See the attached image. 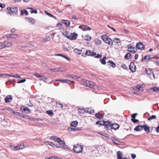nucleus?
Returning <instances> with one entry per match:
<instances>
[{
  "label": "nucleus",
  "instance_id": "obj_1",
  "mask_svg": "<svg viewBox=\"0 0 159 159\" xmlns=\"http://www.w3.org/2000/svg\"><path fill=\"white\" fill-rule=\"evenodd\" d=\"M84 85L87 87H88L90 88L96 89H98V87L94 82H90L87 80H84Z\"/></svg>",
  "mask_w": 159,
  "mask_h": 159
},
{
  "label": "nucleus",
  "instance_id": "obj_2",
  "mask_svg": "<svg viewBox=\"0 0 159 159\" xmlns=\"http://www.w3.org/2000/svg\"><path fill=\"white\" fill-rule=\"evenodd\" d=\"M102 39L106 43L109 45L112 44L113 42L111 39L110 38H108L107 36L106 35H102L101 37Z\"/></svg>",
  "mask_w": 159,
  "mask_h": 159
},
{
  "label": "nucleus",
  "instance_id": "obj_3",
  "mask_svg": "<svg viewBox=\"0 0 159 159\" xmlns=\"http://www.w3.org/2000/svg\"><path fill=\"white\" fill-rule=\"evenodd\" d=\"M83 150V147L82 145L77 144L74 146L73 150L74 152L78 153L81 152Z\"/></svg>",
  "mask_w": 159,
  "mask_h": 159
},
{
  "label": "nucleus",
  "instance_id": "obj_4",
  "mask_svg": "<svg viewBox=\"0 0 159 159\" xmlns=\"http://www.w3.org/2000/svg\"><path fill=\"white\" fill-rule=\"evenodd\" d=\"M145 72L148 75L149 77L152 79V76L153 78H155V75L153 72L149 69H146L145 70Z\"/></svg>",
  "mask_w": 159,
  "mask_h": 159
},
{
  "label": "nucleus",
  "instance_id": "obj_5",
  "mask_svg": "<svg viewBox=\"0 0 159 159\" xmlns=\"http://www.w3.org/2000/svg\"><path fill=\"white\" fill-rule=\"evenodd\" d=\"M128 51L130 52L135 53L136 52L137 49L135 48L132 47L131 45H129L127 46Z\"/></svg>",
  "mask_w": 159,
  "mask_h": 159
},
{
  "label": "nucleus",
  "instance_id": "obj_6",
  "mask_svg": "<svg viewBox=\"0 0 159 159\" xmlns=\"http://www.w3.org/2000/svg\"><path fill=\"white\" fill-rule=\"evenodd\" d=\"M136 48L140 50H143L144 48V46L141 42L138 43L136 45Z\"/></svg>",
  "mask_w": 159,
  "mask_h": 159
},
{
  "label": "nucleus",
  "instance_id": "obj_7",
  "mask_svg": "<svg viewBox=\"0 0 159 159\" xmlns=\"http://www.w3.org/2000/svg\"><path fill=\"white\" fill-rule=\"evenodd\" d=\"M78 34L75 33H71L69 35V39L71 40H75L77 38Z\"/></svg>",
  "mask_w": 159,
  "mask_h": 159
},
{
  "label": "nucleus",
  "instance_id": "obj_8",
  "mask_svg": "<svg viewBox=\"0 0 159 159\" xmlns=\"http://www.w3.org/2000/svg\"><path fill=\"white\" fill-rule=\"evenodd\" d=\"M79 28L84 31H86L87 30H91V28L90 27L87 25H84L80 26Z\"/></svg>",
  "mask_w": 159,
  "mask_h": 159
},
{
  "label": "nucleus",
  "instance_id": "obj_9",
  "mask_svg": "<svg viewBox=\"0 0 159 159\" xmlns=\"http://www.w3.org/2000/svg\"><path fill=\"white\" fill-rule=\"evenodd\" d=\"M129 69L132 72H134L136 70V67L134 63L131 62L129 66Z\"/></svg>",
  "mask_w": 159,
  "mask_h": 159
},
{
  "label": "nucleus",
  "instance_id": "obj_10",
  "mask_svg": "<svg viewBox=\"0 0 159 159\" xmlns=\"http://www.w3.org/2000/svg\"><path fill=\"white\" fill-rule=\"evenodd\" d=\"M85 56H94L96 55V53L94 52L91 51L90 50L87 51L85 54Z\"/></svg>",
  "mask_w": 159,
  "mask_h": 159
},
{
  "label": "nucleus",
  "instance_id": "obj_11",
  "mask_svg": "<svg viewBox=\"0 0 159 159\" xmlns=\"http://www.w3.org/2000/svg\"><path fill=\"white\" fill-rule=\"evenodd\" d=\"M25 19L26 20V21H28L30 23H31L32 24H34L35 23V20L33 18L26 17L25 18Z\"/></svg>",
  "mask_w": 159,
  "mask_h": 159
},
{
  "label": "nucleus",
  "instance_id": "obj_12",
  "mask_svg": "<svg viewBox=\"0 0 159 159\" xmlns=\"http://www.w3.org/2000/svg\"><path fill=\"white\" fill-rule=\"evenodd\" d=\"M49 70L52 72H63V71L60 68H57L53 69L49 68Z\"/></svg>",
  "mask_w": 159,
  "mask_h": 159
},
{
  "label": "nucleus",
  "instance_id": "obj_13",
  "mask_svg": "<svg viewBox=\"0 0 159 159\" xmlns=\"http://www.w3.org/2000/svg\"><path fill=\"white\" fill-rule=\"evenodd\" d=\"M51 147L54 148H65V146H58L57 144L53 143L52 142H51Z\"/></svg>",
  "mask_w": 159,
  "mask_h": 159
},
{
  "label": "nucleus",
  "instance_id": "obj_14",
  "mask_svg": "<svg viewBox=\"0 0 159 159\" xmlns=\"http://www.w3.org/2000/svg\"><path fill=\"white\" fill-rule=\"evenodd\" d=\"M12 99V97L11 95H7L5 98V101L6 103L11 102Z\"/></svg>",
  "mask_w": 159,
  "mask_h": 159
},
{
  "label": "nucleus",
  "instance_id": "obj_15",
  "mask_svg": "<svg viewBox=\"0 0 159 159\" xmlns=\"http://www.w3.org/2000/svg\"><path fill=\"white\" fill-rule=\"evenodd\" d=\"M111 129L116 130L119 128L120 125L117 124L113 123L111 125Z\"/></svg>",
  "mask_w": 159,
  "mask_h": 159
},
{
  "label": "nucleus",
  "instance_id": "obj_16",
  "mask_svg": "<svg viewBox=\"0 0 159 159\" xmlns=\"http://www.w3.org/2000/svg\"><path fill=\"white\" fill-rule=\"evenodd\" d=\"M4 44V47L5 48H9L12 46L13 43L10 42H3Z\"/></svg>",
  "mask_w": 159,
  "mask_h": 159
},
{
  "label": "nucleus",
  "instance_id": "obj_17",
  "mask_svg": "<svg viewBox=\"0 0 159 159\" xmlns=\"http://www.w3.org/2000/svg\"><path fill=\"white\" fill-rule=\"evenodd\" d=\"M152 58V57L150 55H147L144 57L142 59V61L144 62L146 60L148 61L149 60L151 59Z\"/></svg>",
  "mask_w": 159,
  "mask_h": 159
},
{
  "label": "nucleus",
  "instance_id": "obj_18",
  "mask_svg": "<svg viewBox=\"0 0 159 159\" xmlns=\"http://www.w3.org/2000/svg\"><path fill=\"white\" fill-rule=\"evenodd\" d=\"M143 125H139L137 126L134 129V130L136 131H141L143 129Z\"/></svg>",
  "mask_w": 159,
  "mask_h": 159
},
{
  "label": "nucleus",
  "instance_id": "obj_19",
  "mask_svg": "<svg viewBox=\"0 0 159 159\" xmlns=\"http://www.w3.org/2000/svg\"><path fill=\"white\" fill-rule=\"evenodd\" d=\"M55 55L56 56H61L63 57H64V58L66 59L68 61H70V58L68 57H67L66 56L64 55L61 54H55Z\"/></svg>",
  "mask_w": 159,
  "mask_h": 159
},
{
  "label": "nucleus",
  "instance_id": "obj_20",
  "mask_svg": "<svg viewBox=\"0 0 159 159\" xmlns=\"http://www.w3.org/2000/svg\"><path fill=\"white\" fill-rule=\"evenodd\" d=\"M57 142L60 144V146H65V148H67V146L65 145V143L64 141L61 140L60 138H59V140Z\"/></svg>",
  "mask_w": 159,
  "mask_h": 159
},
{
  "label": "nucleus",
  "instance_id": "obj_21",
  "mask_svg": "<svg viewBox=\"0 0 159 159\" xmlns=\"http://www.w3.org/2000/svg\"><path fill=\"white\" fill-rule=\"evenodd\" d=\"M143 128L144 129V130L147 132L148 133L150 132V128L147 125H143Z\"/></svg>",
  "mask_w": 159,
  "mask_h": 159
},
{
  "label": "nucleus",
  "instance_id": "obj_22",
  "mask_svg": "<svg viewBox=\"0 0 159 159\" xmlns=\"http://www.w3.org/2000/svg\"><path fill=\"white\" fill-rule=\"evenodd\" d=\"M108 66H111L112 67L114 68L116 67V64L115 63L111 61H109L107 63Z\"/></svg>",
  "mask_w": 159,
  "mask_h": 159
},
{
  "label": "nucleus",
  "instance_id": "obj_23",
  "mask_svg": "<svg viewBox=\"0 0 159 159\" xmlns=\"http://www.w3.org/2000/svg\"><path fill=\"white\" fill-rule=\"evenodd\" d=\"M117 159H121L122 157V152L120 151L117 152Z\"/></svg>",
  "mask_w": 159,
  "mask_h": 159
},
{
  "label": "nucleus",
  "instance_id": "obj_24",
  "mask_svg": "<svg viewBox=\"0 0 159 159\" xmlns=\"http://www.w3.org/2000/svg\"><path fill=\"white\" fill-rule=\"evenodd\" d=\"M61 22L62 23L65 24L67 27H69L70 26V22L68 21L63 20H61Z\"/></svg>",
  "mask_w": 159,
  "mask_h": 159
},
{
  "label": "nucleus",
  "instance_id": "obj_25",
  "mask_svg": "<svg viewBox=\"0 0 159 159\" xmlns=\"http://www.w3.org/2000/svg\"><path fill=\"white\" fill-rule=\"evenodd\" d=\"M61 82L63 83H69L70 84L71 83H74L73 81H71L69 80L63 79H61Z\"/></svg>",
  "mask_w": 159,
  "mask_h": 159
},
{
  "label": "nucleus",
  "instance_id": "obj_26",
  "mask_svg": "<svg viewBox=\"0 0 159 159\" xmlns=\"http://www.w3.org/2000/svg\"><path fill=\"white\" fill-rule=\"evenodd\" d=\"M25 148V145H20L16 146L15 150H18L20 149H23Z\"/></svg>",
  "mask_w": 159,
  "mask_h": 159
},
{
  "label": "nucleus",
  "instance_id": "obj_27",
  "mask_svg": "<svg viewBox=\"0 0 159 159\" xmlns=\"http://www.w3.org/2000/svg\"><path fill=\"white\" fill-rule=\"evenodd\" d=\"M95 116L98 119H101L103 117V115L100 113L96 114Z\"/></svg>",
  "mask_w": 159,
  "mask_h": 159
},
{
  "label": "nucleus",
  "instance_id": "obj_28",
  "mask_svg": "<svg viewBox=\"0 0 159 159\" xmlns=\"http://www.w3.org/2000/svg\"><path fill=\"white\" fill-rule=\"evenodd\" d=\"M134 90H136L137 91H142L143 90V88L140 85H138L137 87L134 88Z\"/></svg>",
  "mask_w": 159,
  "mask_h": 159
},
{
  "label": "nucleus",
  "instance_id": "obj_29",
  "mask_svg": "<svg viewBox=\"0 0 159 159\" xmlns=\"http://www.w3.org/2000/svg\"><path fill=\"white\" fill-rule=\"evenodd\" d=\"M83 38L85 40L88 41H90L91 39V37L88 35L83 37Z\"/></svg>",
  "mask_w": 159,
  "mask_h": 159
},
{
  "label": "nucleus",
  "instance_id": "obj_30",
  "mask_svg": "<svg viewBox=\"0 0 159 159\" xmlns=\"http://www.w3.org/2000/svg\"><path fill=\"white\" fill-rule=\"evenodd\" d=\"M74 51L75 53L78 54H80L82 52V50L77 48H75L74 49Z\"/></svg>",
  "mask_w": 159,
  "mask_h": 159
},
{
  "label": "nucleus",
  "instance_id": "obj_31",
  "mask_svg": "<svg viewBox=\"0 0 159 159\" xmlns=\"http://www.w3.org/2000/svg\"><path fill=\"white\" fill-rule=\"evenodd\" d=\"M78 125V122L75 121L72 122L70 124V126L73 127H76Z\"/></svg>",
  "mask_w": 159,
  "mask_h": 159
},
{
  "label": "nucleus",
  "instance_id": "obj_32",
  "mask_svg": "<svg viewBox=\"0 0 159 159\" xmlns=\"http://www.w3.org/2000/svg\"><path fill=\"white\" fill-rule=\"evenodd\" d=\"M59 138H58L55 136H53L50 137V139L52 140H54L57 142L59 140Z\"/></svg>",
  "mask_w": 159,
  "mask_h": 159
},
{
  "label": "nucleus",
  "instance_id": "obj_33",
  "mask_svg": "<svg viewBox=\"0 0 159 159\" xmlns=\"http://www.w3.org/2000/svg\"><path fill=\"white\" fill-rule=\"evenodd\" d=\"M24 14H25L26 15H27L28 14V12L25 10L23 9L21 11V15H23Z\"/></svg>",
  "mask_w": 159,
  "mask_h": 159
},
{
  "label": "nucleus",
  "instance_id": "obj_34",
  "mask_svg": "<svg viewBox=\"0 0 159 159\" xmlns=\"http://www.w3.org/2000/svg\"><path fill=\"white\" fill-rule=\"evenodd\" d=\"M107 59V57H103V59H102L101 60H100V61L101 63L103 65H105L106 64V62L105 61V60Z\"/></svg>",
  "mask_w": 159,
  "mask_h": 159
},
{
  "label": "nucleus",
  "instance_id": "obj_35",
  "mask_svg": "<svg viewBox=\"0 0 159 159\" xmlns=\"http://www.w3.org/2000/svg\"><path fill=\"white\" fill-rule=\"evenodd\" d=\"M95 44L97 45H100L101 43V41L100 40H99L98 39H97L95 40H94Z\"/></svg>",
  "mask_w": 159,
  "mask_h": 159
},
{
  "label": "nucleus",
  "instance_id": "obj_36",
  "mask_svg": "<svg viewBox=\"0 0 159 159\" xmlns=\"http://www.w3.org/2000/svg\"><path fill=\"white\" fill-rule=\"evenodd\" d=\"M150 90H152L154 92H159V88L154 87L151 88Z\"/></svg>",
  "mask_w": 159,
  "mask_h": 159
},
{
  "label": "nucleus",
  "instance_id": "obj_37",
  "mask_svg": "<svg viewBox=\"0 0 159 159\" xmlns=\"http://www.w3.org/2000/svg\"><path fill=\"white\" fill-rule=\"evenodd\" d=\"M132 57L131 54L129 53H127L125 56V58L129 59L130 58Z\"/></svg>",
  "mask_w": 159,
  "mask_h": 159
},
{
  "label": "nucleus",
  "instance_id": "obj_38",
  "mask_svg": "<svg viewBox=\"0 0 159 159\" xmlns=\"http://www.w3.org/2000/svg\"><path fill=\"white\" fill-rule=\"evenodd\" d=\"M44 12L46 14L48 15L49 16L53 17L55 19H56V17H55L53 15H52L51 14L49 13L47 11H45Z\"/></svg>",
  "mask_w": 159,
  "mask_h": 159
},
{
  "label": "nucleus",
  "instance_id": "obj_39",
  "mask_svg": "<svg viewBox=\"0 0 159 159\" xmlns=\"http://www.w3.org/2000/svg\"><path fill=\"white\" fill-rule=\"evenodd\" d=\"M114 43H120V40L119 38H115L113 40Z\"/></svg>",
  "mask_w": 159,
  "mask_h": 159
},
{
  "label": "nucleus",
  "instance_id": "obj_40",
  "mask_svg": "<svg viewBox=\"0 0 159 159\" xmlns=\"http://www.w3.org/2000/svg\"><path fill=\"white\" fill-rule=\"evenodd\" d=\"M68 129L70 130V131H78L80 130L79 128H69Z\"/></svg>",
  "mask_w": 159,
  "mask_h": 159
},
{
  "label": "nucleus",
  "instance_id": "obj_41",
  "mask_svg": "<svg viewBox=\"0 0 159 159\" xmlns=\"http://www.w3.org/2000/svg\"><path fill=\"white\" fill-rule=\"evenodd\" d=\"M24 110L27 113H28L30 112V109L27 107H24Z\"/></svg>",
  "mask_w": 159,
  "mask_h": 159
},
{
  "label": "nucleus",
  "instance_id": "obj_42",
  "mask_svg": "<svg viewBox=\"0 0 159 159\" xmlns=\"http://www.w3.org/2000/svg\"><path fill=\"white\" fill-rule=\"evenodd\" d=\"M10 76L13 77L17 78H21V76L18 75L16 74L15 75H11L9 74Z\"/></svg>",
  "mask_w": 159,
  "mask_h": 159
},
{
  "label": "nucleus",
  "instance_id": "obj_43",
  "mask_svg": "<svg viewBox=\"0 0 159 159\" xmlns=\"http://www.w3.org/2000/svg\"><path fill=\"white\" fill-rule=\"evenodd\" d=\"M111 140L115 144H118L119 143L118 141L116 140L114 138L112 137L111 138Z\"/></svg>",
  "mask_w": 159,
  "mask_h": 159
},
{
  "label": "nucleus",
  "instance_id": "obj_44",
  "mask_svg": "<svg viewBox=\"0 0 159 159\" xmlns=\"http://www.w3.org/2000/svg\"><path fill=\"white\" fill-rule=\"evenodd\" d=\"M11 38H16L18 37V34H11Z\"/></svg>",
  "mask_w": 159,
  "mask_h": 159
},
{
  "label": "nucleus",
  "instance_id": "obj_45",
  "mask_svg": "<svg viewBox=\"0 0 159 159\" xmlns=\"http://www.w3.org/2000/svg\"><path fill=\"white\" fill-rule=\"evenodd\" d=\"M156 118V116L155 115H152L148 119V120H151L153 119H155Z\"/></svg>",
  "mask_w": 159,
  "mask_h": 159
},
{
  "label": "nucleus",
  "instance_id": "obj_46",
  "mask_svg": "<svg viewBox=\"0 0 159 159\" xmlns=\"http://www.w3.org/2000/svg\"><path fill=\"white\" fill-rule=\"evenodd\" d=\"M46 113L50 116H51L53 114V113L51 111L49 110L47 111Z\"/></svg>",
  "mask_w": 159,
  "mask_h": 159
},
{
  "label": "nucleus",
  "instance_id": "obj_47",
  "mask_svg": "<svg viewBox=\"0 0 159 159\" xmlns=\"http://www.w3.org/2000/svg\"><path fill=\"white\" fill-rule=\"evenodd\" d=\"M5 37L7 39L11 38V34H7L4 35Z\"/></svg>",
  "mask_w": 159,
  "mask_h": 159
},
{
  "label": "nucleus",
  "instance_id": "obj_48",
  "mask_svg": "<svg viewBox=\"0 0 159 159\" xmlns=\"http://www.w3.org/2000/svg\"><path fill=\"white\" fill-rule=\"evenodd\" d=\"M4 44L3 43H0V49H2L4 48Z\"/></svg>",
  "mask_w": 159,
  "mask_h": 159
},
{
  "label": "nucleus",
  "instance_id": "obj_49",
  "mask_svg": "<svg viewBox=\"0 0 159 159\" xmlns=\"http://www.w3.org/2000/svg\"><path fill=\"white\" fill-rule=\"evenodd\" d=\"M66 77H71V78H73V79H77L78 78V77H77L76 76H71V75H68V76H67Z\"/></svg>",
  "mask_w": 159,
  "mask_h": 159
},
{
  "label": "nucleus",
  "instance_id": "obj_50",
  "mask_svg": "<svg viewBox=\"0 0 159 159\" xmlns=\"http://www.w3.org/2000/svg\"><path fill=\"white\" fill-rule=\"evenodd\" d=\"M26 80L25 79H24L22 80L19 81L18 82H17V83L18 84H20V83H24V82H25Z\"/></svg>",
  "mask_w": 159,
  "mask_h": 159
},
{
  "label": "nucleus",
  "instance_id": "obj_51",
  "mask_svg": "<svg viewBox=\"0 0 159 159\" xmlns=\"http://www.w3.org/2000/svg\"><path fill=\"white\" fill-rule=\"evenodd\" d=\"M103 124L107 126H108L109 125H110L109 122L107 121L104 122H103Z\"/></svg>",
  "mask_w": 159,
  "mask_h": 159
},
{
  "label": "nucleus",
  "instance_id": "obj_52",
  "mask_svg": "<svg viewBox=\"0 0 159 159\" xmlns=\"http://www.w3.org/2000/svg\"><path fill=\"white\" fill-rule=\"evenodd\" d=\"M41 78H42L43 81H44L45 82L46 81V80L47 79V77L46 76L43 75H42Z\"/></svg>",
  "mask_w": 159,
  "mask_h": 159
},
{
  "label": "nucleus",
  "instance_id": "obj_53",
  "mask_svg": "<svg viewBox=\"0 0 159 159\" xmlns=\"http://www.w3.org/2000/svg\"><path fill=\"white\" fill-rule=\"evenodd\" d=\"M34 75L37 77L41 78L42 75H41L38 73H36Z\"/></svg>",
  "mask_w": 159,
  "mask_h": 159
},
{
  "label": "nucleus",
  "instance_id": "obj_54",
  "mask_svg": "<svg viewBox=\"0 0 159 159\" xmlns=\"http://www.w3.org/2000/svg\"><path fill=\"white\" fill-rule=\"evenodd\" d=\"M51 143V142L49 141H45V142H44V143L46 145H49L50 146Z\"/></svg>",
  "mask_w": 159,
  "mask_h": 159
},
{
  "label": "nucleus",
  "instance_id": "obj_55",
  "mask_svg": "<svg viewBox=\"0 0 159 159\" xmlns=\"http://www.w3.org/2000/svg\"><path fill=\"white\" fill-rule=\"evenodd\" d=\"M9 76V74H0V77H2L4 76Z\"/></svg>",
  "mask_w": 159,
  "mask_h": 159
},
{
  "label": "nucleus",
  "instance_id": "obj_56",
  "mask_svg": "<svg viewBox=\"0 0 159 159\" xmlns=\"http://www.w3.org/2000/svg\"><path fill=\"white\" fill-rule=\"evenodd\" d=\"M131 120L134 123L137 122L139 120L137 119H131Z\"/></svg>",
  "mask_w": 159,
  "mask_h": 159
},
{
  "label": "nucleus",
  "instance_id": "obj_57",
  "mask_svg": "<svg viewBox=\"0 0 159 159\" xmlns=\"http://www.w3.org/2000/svg\"><path fill=\"white\" fill-rule=\"evenodd\" d=\"M121 67L125 69H126L127 68V67L125 64L122 65H121Z\"/></svg>",
  "mask_w": 159,
  "mask_h": 159
},
{
  "label": "nucleus",
  "instance_id": "obj_58",
  "mask_svg": "<svg viewBox=\"0 0 159 159\" xmlns=\"http://www.w3.org/2000/svg\"><path fill=\"white\" fill-rule=\"evenodd\" d=\"M55 156H53L51 157L48 158H46V159H56Z\"/></svg>",
  "mask_w": 159,
  "mask_h": 159
},
{
  "label": "nucleus",
  "instance_id": "obj_59",
  "mask_svg": "<svg viewBox=\"0 0 159 159\" xmlns=\"http://www.w3.org/2000/svg\"><path fill=\"white\" fill-rule=\"evenodd\" d=\"M137 113H135L133 114L131 116V117L132 118V119H134L135 118L136 116L137 115Z\"/></svg>",
  "mask_w": 159,
  "mask_h": 159
},
{
  "label": "nucleus",
  "instance_id": "obj_60",
  "mask_svg": "<svg viewBox=\"0 0 159 159\" xmlns=\"http://www.w3.org/2000/svg\"><path fill=\"white\" fill-rule=\"evenodd\" d=\"M32 119L34 121H39V120H42L40 119L34 118H32Z\"/></svg>",
  "mask_w": 159,
  "mask_h": 159
},
{
  "label": "nucleus",
  "instance_id": "obj_61",
  "mask_svg": "<svg viewBox=\"0 0 159 159\" xmlns=\"http://www.w3.org/2000/svg\"><path fill=\"white\" fill-rule=\"evenodd\" d=\"M102 122L101 121H97L96 122V124L97 125H98V124H99L100 125H102Z\"/></svg>",
  "mask_w": 159,
  "mask_h": 159
},
{
  "label": "nucleus",
  "instance_id": "obj_62",
  "mask_svg": "<svg viewBox=\"0 0 159 159\" xmlns=\"http://www.w3.org/2000/svg\"><path fill=\"white\" fill-rule=\"evenodd\" d=\"M16 31V29L15 28H12L11 30V32L13 33Z\"/></svg>",
  "mask_w": 159,
  "mask_h": 159
},
{
  "label": "nucleus",
  "instance_id": "obj_63",
  "mask_svg": "<svg viewBox=\"0 0 159 159\" xmlns=\"http://www.w3.org/2000/svg\"><path fill=\"white\" fill-rule=\"evenodd\" d=\"M6 13L7 15L10 14L11 16H12L13 15V13L9 11H7L6 12Z\"/></svg>",
  "mask_w": 159,
  "mask_h": 159
},
{
  "label": "nucleus",
  "instance_id": "obj_64",
  "mask_svg": "<svg viewBox=\"0 0 159 159\" xmlns=\"http://www.w3.org/2000/svg\"><path fill=\"white\" fill-rule=\"evenodd\" d=\"M131 155V157L132 158V159H134L136 157V156L134 154H132Z\"/></svg>",
  "mask_w": 159,
  "mask_h": 159
}]
</instances>
